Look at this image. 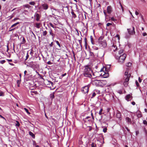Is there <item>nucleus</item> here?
<instances>
[{
    "instance_id": "obj_1",
    "label": "nucleus",
    "mask_w": 147,
    "mask_h": 147,
    "mask_svg": "<svg viewBox=\"0 0 147 147\" xmlns=\"http://www.w3.org/2000/svg\"><path fill=\"white\" fill-rule=\"evenodd\" d=\"M84 68L83 74V75L85 77L91 78L92 71L89 65H86L84 66Z\"/></svg>"
},
{
    "instance_id": "obj_2",
    "label": "nucleus",
    "mask_w": 147,
    "mask_h": 147,
    "mask_svg": "<svg viewBox=\"0 0 147 147\" xmlns=\"http://www.w3.org/2000/svg\"><path fill=\"white\" fill-rule=\"evenodd\" d=\"M126 57V54L125 53L122 54L121 55H115V58L117 59H118V62L120 63H123L125 60Z\"/></svg>"
},
{
    "instance_id": "obj_3",
    "label": "nucleus",
    "mask_w": 147,
    "mask_h": 147,
    "mask_svg": "<svg viewBox=\"0 0 147 147\" xmlns=\"http://www.w3.org/2000/svg\"><path fill=\"white\" fill-rule=\"evenodd\" d=\"M44 84L47 87L50 88L51 89H53L55 88L53 86L54 85V84H53L51 81L48 80H47L45 81Z\"/></svg>"
},
{
    "instance_id": "obj_4",
    "label": "nucleus",
    "mask_w": 147,
    "mask_h": 147,
    "mask_svg": "<svg viewBox=\"0 0 147 147\" xmlns=\"http://www.w3.org/2000/svg\"><path fill=\"white\" fill-rule=\"evenodd\" d=\"M90 87L89 85L85 86L81 88V91L84 94L87 93L88 92Z\"/></svg>"
},
{
    "instance_id": "obj_5",
    "label": "nucleus",
    "mask_w": 147,
    "mask_h": 147,
    "mask_svg": "<svg viewBox=\"0 0 147 147\" xmlns=\"http://www.w3.org/2000/svg\"><path fill=\"white\" fill-rule=\"evenodd\" d=\"M28 85L30 89L32 90L36 87V84H35L33 81L30 80L28 83Z\"/></svg>"
},
{
    "instance_id": "obj_6",
    "label": "nucleus",
    "mask_w": 147,
    "mask_h": 147,
    "mask_svg": "<svg viewBox=\"0 0 147 147\" xmlns=\"http://www.w3.org/2000/svg\"><path fill=\"white\" fill-rule=\"evenodd\" d=\"M98 43L100 47H102L105 48L107 47V44L106 40H104L103 41H99Z\"/></svg>"
},
{
    "instance_id": "obj_7",
    "label": "nucleus",
    "mask_w": 147,
    "mask_h": 147,
    "mask_svg": "<svg viewBox=\"0 0 147 147\" xmlns=\"http://www.w3.org/2000/svg\"><path fill=\"white\" fill-rule=\"evenodd\" d=\"M132 29L131 28L127 29V31L128 33L131 35H134L135 34L134 27V26H132Z\"/></svg>"
},
{
    "instance_id": "obj_8",
    "label": "nucleus",
    "mask_w": 147,
    "mask_h": 147,
    "mask_svg": "<svg viewBox=\"0 0 147 147\" xmlns=\"http://www.w3.org/2000/svg\"><path fill=\"white\" fill-rule=\"evenodd\" d=\"M17 55H18L19 59L21 61L23 60L24 59V56L25 55V53L24 52H22V53H20L19 56L18 55V54H17Z\"/></svg>"
},
{
    "instance_id": "obj_9",
    "label": "nucleus",
    "mask_w": 147,
    "mask_h": 147,
    "mask_svg": "<svg viewBox=\"0 0 147 147\" xmlns=\"http://www.w3.org/2000/svg\"><path fill=\"white\" fill-rule=\"evenodd\" d=\"M49 28L50 29L49 30V34L51 36L52 38L53 39L54 38H55V34L53 32V31L52 30L51 28L50 27Z\"/></svg>"
},
{
    "instance_id": "obj_10",
    "label": "nucleus",
    "mask_w": 147,
    "mask_h": 147,
    "mask_svg": "<svg viewBox=\"0 0 147 147\" xmlns=\"http://www.w3.org/2000/svg\"><path fill=\"white\" fill-rule=\"evenodd\" d=\"M43 20H40V22L38 23H36L35 24V26L37 28H39L41 27L42 26V22L43 21Z\"/></svg>"
},
{
    "instance_id": "obj_11",
    "label": "nucleus",
    "mask_w": 147,
    "mask_h": 147,
    "mask_svg": "<svg viewBox=\"0 0 147 147\" xmlns=\"http://www.w3.org/2000/svg\"><path fill=\"white\" fill-rule=\"evenodd\" d=\"M129 79L127 78H125L124 79V81L123 83V85L125 87H127L128 84V81Z\"/></svg>"
},
{
    "instance_id": "obj_12",
    "label": "nucleus",
    "mask_w": 147,
    "mask_h": 147,
    "mask_svg": "<svg viewBox=\"0 0 147 147\" xmlns=\"http://www.w3.org/2000/svg\"><path fill=\"white\" fill-rule=\"evenodd\" d=\"M93 84L94 85H95L96 86H100V80H94L93 81Z\"/></svg>"
},
{
    "instance_id": "obj_13",
    "label": "nucleus",
    "mask_w": 147,
    "mask_h": 147,
    "mask_svg": "<svg viewBox=\"0 0 147 147\" xmlns=\"http://www.w3.org/2000/svg\"><path fill=\"white\" fill-rule=\"evenodd\" d=\"M116 117L119 120H121V114L120 112L118 111L116 114Z\"/></svg>"
},
{
    "instance_id": "obj_14",
    "label": "nucleus",
    "mask_w": 147,
    "mask_h": 147,
    "mask_svg": "<svg viewBox=\"0 0 147 147\" xmlns=\"http://www.w3.org/2000/svg\"><path fill=\"white\" fill-rule=\"evenodd\" d=\"M132 96L130 94H128L126 96L125 98V100L128 101L130 100V99H131V100L132 99Z\"/></svg>"
},
{
    "instance_id": "obj_15",
    "label": "nucleus",
    "mask_w": 147,
    "mask_h": 147,
    "mask_svg": "<svg viewBox=\"0 0 147 147\" xmlns=\"http://www.w3.org/2000/svg\"><path fill=\"white\" fill-rule=\"evenodd\" d=\"M42 7L44 9L46 10L48 9L49 6L47 3H44L42 5Z\"/></svg>"
},
{
    "instance_id": "obj_16",
    "label": "nucleus",
    "mask_w": 147,
    "mask_h": 147,
    "mask_svg": "<svg viewBox=\"0 0 147 147\" xmlns=\"http://www.w3.org/2000/svg\"><path fill=\"white\" fill-rule=\"evenodd\" d=\"M124 75L125 76V77H124V78H128L129 79L130 76H131V74H129L128 72L127 71H126L124 73Z\"/></svg>"
},
{
    "instance_id": "obj_17",
    "label": "nucleus",
    "mask_w": 147,
    "mask_h": 147,
    "mask_svg": "<svg viewBox=\"0 0 147 147\" xmlns=\"http://www.w3.org/2000/svg\"><path fill=\"white\" fill-rule=\"evenodd\" d=\"M101 75L104 76L103 77L105 78H107L109 76V74L108 72L106 71V72H103V73H102Z\"/></svg>"
},
{
    "instance_id": "obj_18",
    "label": "nucleus",
    "mask_w": 147,
    "mask_h": 147,
    "mask_svg": "<svg viewBox=\"0 0 147 147\" xmlns=\"http://www.w3.org/2000/svg\"><path fill=\"white\" fill-rule=\"evenodd\" d=\"M100 80V84L101 85H100V86L103 87L104 86H105L106 85V81L104 80Z\"/></svg>"
},
{
    "instance_id": "obj_19",
    "label": "nucleus",
    "mask_w": 147,
    "mask_h": 147,
    "mask_svg": "<svg viewBox=\"0 0 147 147\" xmlns=\"http://www.w3.org/2000/svg\"><path fill=\"white\" fill-rule=\"evenodd\" d=\"M125 120L126 121L127 123L128 124H132V122L131 121V119L130 118H129V117H126L125 119Z\"/></svg>"
},
{
    "instance_id": "obj_20",
    "label": "nucleus",
    "mask_w": 147,
    "mask_h": 147,
    "mask_svg": "<svg viewBox=\"0 0 147 147\" xmlns=\"http://www.w3.org/2000/svg\"><path fill=\"white\" fill-rule=\"evenodd\" d=\"M107 13L110 14L112 11L111 7L110 6H108L107 7Z\"/></svg>"
},
{
    "instance_id": "obj_21",
    "label": "nucleus",
    "mask_w": 147,
    "mask_h": 147,
    "mask_svg": "<svg viewBox=\"0 0 147 147\" xmlns=\"http://www.w3.org/2000/svg\"><path fill=\"white\" fill-rule=\"evenodd\" d=\"M111 49H113V51L115 52L117 50V47L116 45H113L111 47Z\"/></svg>"
},
{
    "instance_id": "obj_22",
    "label": "nucleus",
    "mask_w": 147,
    "mask_h": 147,
    "mask_svg": "<svg viewBox=\"0 0 147 147\" xmlns=\"http://www.w3.org/2000/svg\"><path fill=\"white\" fill-rule=\"evenodd\" d=\"M25 77L27 80H29L32 78V76L29 75V74H26Z\"/></svg>"
},
{
    "instance_id": "obj_23",
    "label": "nucleus",
    "mask_w": 147,
    "mask_h": 147,
    "mask_svg": "<svg viewBox=\"0 0 147 147\" xmlns=\"http://www.w3.org/2000/svg\"><path fill=\"white\" fill-rule=\"evenodd\" d=\"M29 134L30 136L33 138L34 139L35 138V135L31 131H30L29 132Z\"/></svg>"
},
{
    "instance_id": "obj_24",
    "label": "nucleus",
    "mask_w": 147,
    "mask_h": 147,
    "mask_svg": "<svg viewBox=\"0 0 147 147\" xmlns=\"http://www.w3.org/2000/svg\"><path fill=\"white\" fill-rule=\"evenodd\" d=\"M138 117H141L142 116L141 113L140 111H138L136 113Z\"/></svg>"
},
{
    "instance_id": "obj_25",
    "label": "nucleus",
    "mask_w": 147,
    "mask_h": 147,
    "mask_svg": "<svg viewBox=\"0 0 147 147\" xmlns=\"http://www.w3.org/2000/svg\"><path fill=\"white\" fill-rule=\"evenodd\" d=\"M28 66L29 67H32L34 66V63L33 61L31 62L30 63H28Z\"/></svg>"
},
{
    "instance_id": "obj_26",
    "label": "nucleus",
    "mask_w": 147,
    "mask_h": 147,
    "mask_svg": "<svg viewBox=\"0 0 147 147\" xmlns=\"http://www.w3.org/2000/svg\"><path fill=\"white\" fill-rule=\"evenodd\" d=\"M110 68V65H108L105 67L106 71L108 72Z\"/></svg>"
},
{
    "instance_id": "obj_27",
    "label": "nucleus",
    "mask_w": 147,
    "mask_h": 147,
    "mask_svg": "<svg viewBox=\"0 0 147 147\" xmlns=\"http://www.w3.org/2000/svg\"><path fill=\"white\" fill-rule=\"evenodd\" d=\"M124 52V50L123 49H121L119 51V55H121L122 54H123V53Z\"/></svg>"
},
{
    "instance_id": "obj_28",
    "label": "nucleus",
    "mask_w": 147,
    "mask_h": 147,
    "mask_svg": "<svg viewBox=\"0 0 147 147\" xmlns=\"http://www.w3.org/2000/svg\"><path fill=\"white\" fill-rule=\"evenodd\" d=\"M125 37L126 38H129L130 37V35L128 33H125Z\"/></svg>"
},
{
    "instance_id": "obj_29",
    "label": "nucleus",
    "mask_w": 147,
    "mask_h": 147,
    "mask_svg": "<svg viewBox=\"0 0 147 147\" xmlns=\"http://www.w3.org/2000/svg\"><path fill=\"white\" fill-rule=\"evenodd\" d=\"M90 40H91V42L92 43L93 45L95 44V43L94 42L93 40V38L92 36H90Z\"/></svg>"
},
{
    "instance_id": "obj_30",
    "label": "nucleus",
    "mask_w": 147,
    "mask_h": 147,
    "mask_svg": "<svg viewBox=\"0 0 147 147\" xmlns=\"http://www.w3.org/2000/svg\"><path fill=\"white\" fill-rule=\"evenodd\" d=\"M22 37V42L21 43V44H23L26 42V41L24 38L23 36Z\"/></svg>"
},
{
    "instance_id": "obj_31",
    "label": "nucleus",
    "mask_w": 147,
    "mask_h": 147,
    "mask_svg": "<svg viewBox=\"0 0 147 147\" xmlns=\"http://www.w3.org/2000/svg\"><path fill=\"white\" fill-rule=\"evenodd\" d=\"M11 28V27L9 28V32H11L12 31H13V30H16V29H18V27H15V28Z\"/></svg>"
},
{
    "instance_id": "obj_32",
    "label": "nucleus",
    "mask_w": 147,
    "mask_h": 147,
    "mask_svg": "<svg viewBox=\"0 0 147 147\" xmlns=\"http://www.w3.org/2000/svg\"><path fill=\"white\" fill-rule=\"evenodd\" d=\"M61 28L57 27H55V28H54V30H55V31L56 32H58L59 31L61 30Z\"/></svg>"
},
{
    "instance_id": "obj_33",
    "label": "nucleus",
    "mask_w": 147,
    "mask_h": 147,
    "mask_svg": "<svg viewBox=\"0 0 147 147\" xmlns=\"http://www.w3.org/2000/svg\"><path fill=\"white\" fill-rule=\"evenodd\" d=\"M71 13L73 18H75L76 17V15L75 14L73 11H72Z\"/></svg>"
},
{
    "instance_id": "obj_34",
    "label": "nucleus",
    "mask_w": 147,
    "mask_h": 147,
    "mask_svg": "<svg viewBox=\"0 0 147 147\" xmlns=\"http://www.w3.org/2000/svg\"><path fill=\"white\" fill-rule=\"evenodd\" d=\"M29 51H28L27 52V54H26V58L24 59L25 61L29 57V55H28V52Z\"/></svg>"
},
{
    "instance_id": "obj_35",
    "label": "nucleus",
    "mask_w": 147,
    "mask_h": 147,
    "mask_svg": "<svg viewBox=\"0 0 147 147\" xmlns=\"http://www.w3.org/2000/svg\"><path fill=\"white\" fill-rule=\"evenodd\" d=\"M50 97L51 98V99H52L54 98L55 97L54 95V93H53L52 94H51L50 95Z\"/></svg>"
},
{
    "instance_id": "obj_36",
    "label": "nucleus",
    "mask_w": 147,
    "mask_h": 147,
    "mask_svg": "<svg viewBox=\"0 0 147 147\" xmlns=\"http://www.w3.org/2000/svg\"><path fill=\"white\" fill-rule=\"evenodd\" d=\"M47 33V31L45 30L44 31H43V33H42V35L44 36H46Z\"/></svg>"
},
{
    "instance_id": "obj_37",
    "label": "nucleus",
    "mask_w": 147,
    "mask_h": 147,
    "mask_svg": "<svg viewBox=\"0 0 147 147\" xmlns=\"http://www.w3.org/2000/svg\"><path fill=\"white\" fill-rule=\"evenodd\" d=\"M132 64L130 62H128L126 64V66L127 67H130L131 66Z\"/></svg>"
},
{
    "instance_id": "obj_38",
    "label": "nucleus",
    "mask_w": 147,
    "mask_h": 147,
    "mask_svg": "<svg viewBox=\"0 0 147 147\" xmlns=\"http://www.w3.org/2000/svg\"><path fill=\"white\" fill-rule=\"evenodd\" d=\"M19 24V22H17L16 23H15L13 24L11 26V28H13L14 27L16 26L17 24Z\"/></svg>"
},
{
    "instance_id": "obj_39",
    "label": "nucleus",
    "mask_w": 147,
    "mask_h": 147,
    "mask_svg": "<svg viewBox=\"0 0 147 147\" xmlns=\"http://www.w3.org/2000/svg\"><path fill=\"white\" fill-rule=\"evenodd\" d=\"M90 145L91 147H96V144L94 142H92Z\"/></svg>"
},
{
    "instance_id": "obj_40",
    "label": "nucleus",
    "mask_w": 147,
    "mask_h": 147,
    "mask_svg": "<svg viewBox=\"0 0 147 147\" xmlns=\"http://www.w3.org/2000/svg\"><path fill=\"white\" fill-rule=\"evenodd\" d=\"M34 16L36 18H40L39 14L37 13H35Z\"/></svg>"
},
{
    "instance_id": "obj_41",
    "label": "nucleus",
    "mask_w": 147,
    "mask_h": 147,
    "mask_svg": "<svg viewBox=\"0 0 147 147\" xmlns=\"http://www.w3.org/2000/svg\"><path fill=\"white\" fill-rule=\"evenodd\" d=\"M103 38H104V37H103V36H100L99 38V39L98 40V42H99V41H101V40H102L103 39Z\"/></svg>"
},
{
    "instance_id": "obj_42",
    "label": "nucleus",
    "mask_w": 147,
    "mask_h": 147,
    "mask_svg": "<svg viewBox=\"0 0 147 147\" xmlns=\"http://www.w3.org/2000/svg\"><path fill=\"white\" fill-rule=\"evenodd\" d=\"M55 41L57 45H58V46H59V48H60L61 47V45H60V44L59 42L57 40H55Z\"/></svg>"
},
{
    "instance_id": "obj_43",
    "label": "nucleus",
    "mask_w": 147,
    "mask_h": 147,
    "mask_svg": "<svg viewBox=\"0 0 147 147\" xmlns=\"http://www.w3.org/2000/svg\"><path fill=\"white\" fill-rule=\"evenodd\" d=\"M92 96L91 97V98H93L96 95V93L95 92H93L92 93Z\"/></svg>"
},
{
    "instance_id": "obj_44",
    "label": "nucleus",
    "mask_w": 147,
    "mask_h": 147,
    "mask_svg": "<svg viewBox=\"0 0 147 147\" xmlns=\"http://www.w3.org/2000/svg\"><path fill=\"white\" fill-rule=\"evenodd\" d=\"M67 74L66 73H65L64 74H62L61 76L59 77V78H61L65 76Z\"/></svg>"
},
{
    "instance_id": "obj_45",
    "label": "nucleus",
    "mask_w": 147,
    "mask_h": 147,
    "mask_svg": "<svg viewBox=\"0 0 147 147\" xmlns=\"http://www.w3.org/2000/svg\"><path fill=\"white\" fill-rule=\"evenodd\" d=\"M29 4H30V5H34L35 4V3L34 2L31 1V2H29Z\"/></svg>"
},
{
    "instance_id": "obj_46",
    "label": "nucleus",
    "mask_w": 147,
    "mask_h": 147,
    "mask_svg": "<svg viewBox=\"0 0 147 147\" xmlns=\"http://www.w3.org/2000/svg\"><path fill=\"white\" fill-rule=\"evenodd\" d=\"M24 109L28 114H30V113L29 112L28 110L27 109L25 108Z\"/></svg>"
},
{
    "instance_id": "obj_47",
    "label": "nucleus",
    "mask_w": 147,
    "mask_h": 147,
    "mask_svg": "<svg viewBox=\"0 0 147 147\" xmlns=\"http://www.w3.org/2000/svg\"><path fill=\"white\" fill-rule=\"evenodd\" d=\"M102 110H103V109L102 108L100 109V110L99 111V113H98L100 115H102Z\"/></svg>"
},
{
    "instance_id": "obj_48",
    "label": "nucleus",
    "mask_w": 147,
    "mask_h": 147,
    "mask_svg": "<svg viewBox=\"0 0 147 147\" xmlns=\"http://www.w3.org/2000/svg\"><path fill=\"white\" fill-rule=\"evenodd\" d=\"M92 48L94 50H98V47L95 46L92 47Z\"/></svg>"
},
{
    "instance_id": "obj_49",
    "label": "nucleus",
    "mask_w": 147,
    "mask_h": 147,
    "mask_svg": "<svg viewBox=\"0 0 147 147\" xmlns=\"http://www.w3.org/2000/svg\"><path fill=\"white\" fill-rule=\"evenodd\" d=\"M16 122L17 123L16 124V125L17 126H19L20 125V124L19 122L18 121H16Z\"/></svg>"
},
{
    "instance_id": "obj_50",
    "label": "nucleus",
    "mask_w": 147,
    "mask_h": 147,
    "mask_svg": "<svg viewBox=\"0 0 147 147\" xmlns=\"http://www.w3.org/2000/svg\"><path fill=\"white\" fill-rule=\"evenodd\" d=\"M31 92L32 93V95L33 94H32V93H33L36 94H38V92L36 91H32Z\"/></svg>"
},
{
    "instance_id": "obj_51",
    "label": "nucleus",
    "mask_w": 147,
    "mask_h": 147,
    "mask_svg": "<svg viewBox=\"0 0 147 147\" xmlns=\"http://www.w3.org/2000/svg\"><path fill=\"white\" fill-rule=\"evenodd\" d=\"M107 128L105 127L103 128V131L104 133H105L107 132Z\"/></svg>"
},
{
    "instance_id": "obj_52",
    "label": "nucleus",
    "mask_w": 147,
    "mask_h": 147,
    "mask_svg": "<svg viewBox=\"0 0 147 147\" xmlns=\"http://www.w3.org/2000/svg\"><path fill=\"white\" fill-rule=\"evenodd\" d=\"M5 62V60H1L0 61V63L2 64L4 63Z\"/></svg>"
},
{
    "instance_id": "obj_53",
    "label": "nucleus",
    "mask_w": 147,
    "mask_h": 147,
    "mask_svg": "<svg viewBox=\"0 0 147 147\" xmlns=\"http://www.w3.org/2000/svg\"><path fill=\"white\" fill-rule=\"evenodd\" d=\"M135 82H136V85L137 86V87H139V84L138 83V81L137 80H136Z\"/></svg>"
},
{
    "instance_id": "obj_54",
    "label": "nucleus",
    "mask_w": 147,
    "mask_h": 147,
    "mask_svg": "<svg viewBox=\"0 0 147 147\" xmlns=\"http://www.w3.org/2000/svg\"><path fill=\"white\" fill-rule=\"evenodd\" d=\"M21 81V79L20 80H18L17 81V84H20Z\"/></svg>"
},
{
    "instance_id": "obj_55",
    "label": "nucleus",
    "mask_w": 147,
    "mask_h": 147,
    "mask_svg": "<svg viewBox=\"0 0 147 147\" xmlns=\"http://www.w3.org/2000/svg\"><path fill=\"white\" fill-rule=\"evenodd\" d=\"M82 38H81V39L80 40H79L78 41L79 42V44H80V45H82Z\"/></svg>"
},
{
    "instance_id": "obj_56",
    "label": "nucleus",
    "mask_w": 147,
    "mask_h": 147,
    "mask_svg": "<svg viewBox=\"0 0 147 147\" xmlns=\"http://www.w3.org/2000/svg\"><path fill=\"white\" fill-rule=\"evenodd\" d=\"M4 93L2 92H0V96H4Z\"/></svg>"
},
{
    "instance_id": "obj_57",
    "label": "nucleus",
    "mask_w": 147,
    "mask_h": 147,
    "mask_svg": "<svg viewBox=\"0 0 147 147\" xmlns=\"http://www.w3.org/2000/svg\"><path fill=\"white\" fill-rule=\"evenodd\" d=\"M49 24L51 26V27H53V28H55V27H54V26L51 23H49Z\"/></svg>"
},
{
    "instance_id": "obj_58",
    "label": "nucleus",
    "mask_w": 147,
    "mask_h": 147,
    "mask_svg": "<svg viewBox=\"0 0 147 147\" xmlns=\"http://www.w3.org/2000/svg\"><path fill=\"white\" fill-rule=\"evenodd\" d=\"M143 123L144 124L147 125V121L145 120L143 121Z\"/></svg>"
},
{
    "instance_id": "obj_59",
    "label": "nucleus",
    "mask_w": 147,
    "mask_h": 147,
    "mask_svg": "<svg viewBox=\"0 0 147 147\" xmlns=\"http://www.w3.org/2000/svg\"><path fill=\"white\" fill-rule=\"evenodd\" d=\"M24 6L25 7L28 8H29L30 7V6L28 4L25 5Z\"/></svg>"
},
{
    "instance_id": "obj_60",
    "label": "nucleus",
    "mask_w": 147,
    "mask_h": 147,
    "mask_svg": "<svg viewBox=\"0 0 147 147\" xmlns=\"http://www.w3.org/2000/svg\"><path fill=\"white\" fill-rule=\"evenodd\" d=\"M112 24L110 23H108L107 24V26H109L111 25H112Z\"/></svg>"
},
{
    "instance_id": "obj_61",
    "label": "nucleus",
    "mask_w": 147,
    "mask_h": 147,
    "mask_svg": "<svg viewBox=\"0 0 147 147\" xmlns=\"http://www.w3.org/2000/svg\"><path fill=\"white\" fill-rule=\"evenodd\" d=\"M33 54V51L32 49H31V51L30 52V54L32 56Z\"/></svg>"
},
{
    "instance_id": "obj_62",
    "label": "nucleus",
    "mask_w": 147,
    "mask_h": 147,
    "mask_svg": "<svg viewBox=\"0 0 147 147\" xmlns=\"http://www.w3.org/2000/svg\"><path fill=\"white\" fill-rule=\"evenodd\" d=\"M135 13L136 15H138L139 14V13L138 11H137V10H136L135 11Z\"/></svg>"
},
{
    "instance_id": "obj_63",
    "label": "nucleus",
    "mask_w": 147,
    "mask_h": 147,
    "mask_svg": "<svg viewBox=\"0 0 147 147\" xmlns=\"http://www.w3.org/2000/svg\"><path fill=\"white\" fill-rule=\"evenodd\" d=\"M90 55L91 56H94V53L91 52V51H90Z\"/></svg>"
},
{
    "instance_id": "obj_64",
    "label": "nucleus",
    "mask_w": 147,
    "mask_h": 147,
    "mask_svg": "<svg viewBox=\"0 0 147 147\" xmlns=\"http://www.w3.org/2000/svg\"><path fill=\"white\" fill-rule=\"evenodd\" d=\"M147 35V34L146 32H144L142 33V35L143 36H145Z\"/></svg>"
}]
</instances>
